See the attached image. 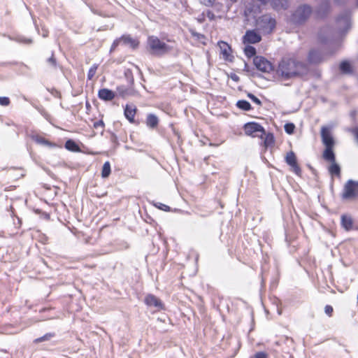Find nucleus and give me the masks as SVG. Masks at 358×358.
Here are the masks:
<instances>
[{
    "label": "nucleus",
    "instance_id": "obj_5",
    "mask_svg": "<svg viewBox=\"0 0 358 358\" xmlns=\"http://www.w3.org/2000/svg\"><path fill=\"white\" fill-rule=\"evenodd\" d=\"M358 195V180H349L345 184L342 193L343 199H351Z\"/></svg>",
    "mask_w": 358,
    "mask_h": 358
},
{
    "label": "nucleus",
    "instance_id": "obj_1",
    "mask_svg": "<svg viewBox=\"0 0 358 358\" xmlns=\"http://www.w3.org/2000/svg\"><path fill=\"white\" fill-rule=\"evenodd\" d=\"M305 71V67L301 62L291 59H283L278 65V73L284 79L292 78Z\"/></svg>",
    "mask_w": 358,
    "mask_h": 358
},
{
    "label": "nucleus",
    "instance_id": "obj_31",
    "mask_svg": "<svg viewBox=\"0 0 358 358\" xmlns=\"http://www.w3.org/2000/svg\"><path fill=\"white\" fill-rule=\"evenodd\" d=\"M10 103V99L7 96H0V105L2 106H7Z\"/></svg>",
    "mask_w": 358,
    "mask_h": 358
},
{
    "label": "nucleus",
    "instance_id": "obj_25",
    "mask_svg": "<svg viewBox=\"0 0 358 358\" xmlns=\"http://www.w3.org/2000/svg\"><path fill=\"white\" fill-rule=\"evenodd\" d=\"M340 69L341 71L345 73L351 72V65L348 62L344 61L340 64Z\"/></svg>",
    "mask_w": 358,
    "mask_h": 358
},
{
    "label": "nucleus",
    "instance_id": "obj_29",
    "mask_svg": "<svg viewBox=\"0 0 358 358\" xmlns=\"http://www.w3.org/2000/svg\"><path fill=\"white\" fill-rule=\"evenodd\" d=\"M284 128H285V131L288 134H293V132L294 131L295 126L292 123H287V124H285Z\"/></svg>",
    "mask_w": 358,
    "mask_h": 358
},
{
    "label": "nucleus",
    "instance_id": "obj_18",
    "mask_svg": "<svg viewBox=\"0 0 358 358\" xmlns=\"http://www.w3.org/2000/svg\"><path fill=\"white\" fill-rule=\"evenodd\" d=\"M218 46L220 49V53L222 55L223 58L224 59H227L228 57L230 55L231 52L229 45L224 41H220L218 43Z\"/></svg>",
    "mask_w": 358,
    "mask_h": 358
},
{
    "label": "nucleus",
    "instance_id": "obj_2",
    "mask_svg": "<svg viewBox=\"0 0 358 358\" xmlns=\"http://www.w3.org/2000/svg\"><path fill=\"white\" fill-rule=\"evenodd\" d=\"M332 127L330 126H323L321 128L322 141L325 146L323 152V158L330 162L335 161V155L333 151L335 142L331 134Z\"/></svg>",
    "mask_w": 358,
    "mask_h": 358
},
{
    "label": "nucleus",
    "instance_id": "obj_34",
    "mask_svg": "<svg viewBox=\"0 0 358 358\" xmlns=\"http://www.w3.org/2000/svg\"><path fill=\"white\" fill-rule=\"evenodd\" d=\"M324 311L327 315L329 316L331 315V313L333 312V308L331 306H326L324 308Z\"/></svg>",
    "mask_w": 358,
    "mask_h": 358
},
{
    "label": "nucleus",
    "instance_id": "obj_15",
    "mask_svg": "<svg viewBox=\"0 0 358 358\" xmlns=\"http://www.w3.org/2000/svg\"><path fill=\"white\" fill-rule=\"evenodd\" d=\"M116 91L117 94L122 98H127L134 94V90L131 87L124 85L118 86Z\"/></svg>",
    "mask_w": 358,
    "mask_h": 358
},
{
    "label": "nucleus",
    "instance_id": "obj_39",
    "mask_svg": "<svg viewBox=\"0 0 358 358\" xmlns=\"http://www.w3.org/2000/svg\"><path fill=\"white\" fill-rule=\"evenodd\" d=\"M351 131L355 135L357 141H358V127H355L352 129Z\"/></svg>",
    "mask_w": 358,
    "mask_h": 358
},
{
    "label": "nucleus",
    "instance_id": "obj_16",
    "mask_svg": "<svg viewBox=\"0 0 358 358\" xmlns=\"http://www.w3.org/2000/svg\"><path fill=\"white\" fill-rule=\"evenodd\" d=\"M337 23L341 29L343 27L345 31H347L350 27V21L348 14L345 13L343 16L339 17Z\"/></svg>",
    "mask_w": 358,
    "mask_h": 358
},
{
    "label": "nucleus",
    "instance_id": "obj_24",
    "mask_svg": "<svg viewBox=\"0 0 358 358\" xmlns=\"http://www.w3.org/2000/svg\"><path fill=\"white\" fill-rule=\"evenodd\" d=\"M236 106L239 108L244 110H249L251 108L250 103L248 101H245V100L238 101L236 103Z\"/></svg>",
    "mask_w": 358,
    "mask_h": 358
},
{
    "label": "nucleus",
    "instance_id": "obj_13",
    "mask_svg": "<svg viewBox=\"0 0 358 358\" xmlns=\"http://www.w3.org/2000/svg\"><path fill=\"white\" fill-rule=\"evenodd\" d=\"M136 113V108L133 104H127L124 108V115L126 118L130 122H134V117Z\"/></svg>",
    "mask_w": 358,
    "mask_h": 358
},
{
    "label": "nucleus",
    "instance_id": "obj_8",
    "mask_svg": "<svg viewBox=\"0 0 358 358\" xmlns=\"http://www.w3.org/2000/svg\"><path fill=\"white\" fill-rule=\"evenodd\" d=\"M254 64L262 72L268 73L273 69L272 64L263 57H255L254 58Z\"/></svg>",
    "mask_w": 358,
    "mask_h": 358
},
{
    "label": "nucleus",
    "instance_id": "obj_19",
    "mask_svg": "<svg viewBox=\"0 0 358 358\" xmlns=\"http://www.w3.org/2000/svg\"><path fill=\"white\" fill-rule=\"evenodd\" d=\"M159 122L158 117L153 115V114H149L147 116L146 118V124L148 127L154 129L155 128Z\"/></svg>",
    "mask_w": 358,
    "mask_h": 358
},
{
    "label": "nucleus",
    "instance_id": "obj_4",
    "mask_svg": "<svg viewBox=\"0 0 358 358\" xmlns=\"http://www.w3.org/2000/svg\"><path fill=\"white\" fill-rule=\"evenodd\" d=\"M275 19L268 15H265L257 20V28L264 34H270L275 27Z\"/></svg>",
    "mask_w": 358,
    "mask_h": 358
},
{
    "label": "nucleus",
    "instance_id": "obj_35",
    "mask_svg": "<svg viewBox=\"0 0 358 358\" xmlns=\"http://www.w3.org/2000/svg\"><path fill=\"white\" fill-rule=\"evenodd\" d=\"M48 63L52 67L56 66V61L53 55L48 59Z\"/></svg>",
    "mask_w": 358,
    "mask_h": 358
},
{
    "label": "nucleus",
    "instance_id": "obj_23",
    "mask_svg": "<svg viewBox=\"0 0 358 358\" xmlns=\"http://www.w3.org/2000/svg\"><path fill=\"white\" fill-rule=\"evenodd\" d=\"M65 148L71 151H78L79 148L78 145L72 140H68L65 143Z\"/></svg>",
    "mask_w": 358,
    "mask_h": 358
},
{
    "label": "nucleus",
    "instance_id": "obj_14",
    "mask_svg": "<svg viewBox=\"0 0 358 358\" xmlns=\"http://www.w3.org/2000/svg\"><path fill=\"white\" fill-rule=\"evenodd\" d=\"M98 96L102 100L111 101L115 98V93L110 90L103 88L99 91Z\"/></svg>",
    "mask_w": 358,
    "mask_h": 358
},
{
    "label": "nucleus",
    "instance_id": "obj_3",
    "mask_svg": "<svg viewBox=\"0 0 358 358\" xmlns=\"http://www.w3.org/2000/svg\"><path fill=\"white\" fill-rule=\"evenodd\" d=\"M147 45L148 52L157 56L166 54L174 48V45H168L154 36L148 38Z\"/></svg>",
    "mask_w": 358,
    "mask_h": 358
},
{
    "label": "nucleus",
    "instance_id": "obj_12",
    "mask_svg": "<svg viewBox=\"0 0 358 358\" xmlns=\"http://www.w3.org/2000/svg\"><path fill=\"white\" fill-rule=\"evenodd\" d=\"M145 302L148 306L155 307L158 310L163 308L161 301L154 295H148L145 299Z\"/></svg>",
    "mask_w": 358,
    "mask_h": 358
},
{
    "label": "nucleus",
    "instance_id": "obj_27",
    "mask_svg": "<svg viewBox=\"0 0 358 358\" xmlns=\"http://www.w3.org/2000/svg\"><path fill=\"white\" fill-rule=\"evenodd\" d=\"M245 55L248 57H251L252 56H254L256 53V50L254 47L251 46V45H247L245 48Z\"/></svg>",
    "mask_w": 358,
    "mask_h": 358
},
{
    "label": "nucleus",
    "instance_id": "obj_26",
    "mask_svg": "<svg viewBox=\"0 0 358 358\" xmlns=\"http://www.w3.org/2000/svg\"><path fill=\"white\" fill-rule=\"evenodd\" d=\"M36 141L38 143L41 144V145H44L50 146V147H56V145L55 143H52L42 137L37 136L36 138Z\"/></svg>",
    "mask_w": 358,
    "mask_h": 358
},
{
    "label": "nucleus",
    "instance_id": "obj_42",
    "mask_svg": "<svg viewBox=\"0 0 358 358\" xmlns=\"http://www.w3.org/2000/svg\"><path fill=\"white\" fill-rule=\"evenodd\" d=\"M21 330H22V328H21L20 327H19L17 328V331H21Z\"/></svg>",
    "mask_w": 358,
    "mask_h": 358
},
{
    "label": "nucleus",
    "instance_id": "obj_38",
    "mask_svg": "<svg viewBox=\"0 0 358 358\" xmlns=\"http://www.w3.org/2000/svg\"><path fill=\"white\" fill-rule=\"evenodd\" d=\"M158 208L164 211H168V210H169V208H170L169 206H168L165 204H163V203H159V206H158Z\"/></svg>",
    "mask_w": 358,
    "mask_h": 358
},
{
    "label": "nucleus",
    "instance_id": "obj_37",
    "mask_svg": "<svg viewBox=\"0 0 358 358\" xmlns=\"http://www.w3.org/2000/svg\"><path fill=\"white\" fill-rule=\"evenodd\" d=\"M259 1H261L264 4L270 3L271 6L275 9V6L273 3L274 0H259Z\"/></svg>",
    "mask_w": 358,
    "mask_h": 358
},
{
    "label": "nucleus",
    "instance_id": "obj_20",
    "mask_svg": "<svg viewBox=\"0 0 358 358\" xmlns=\"http://www.w3.org/2000/svg\"><path fill=\"white\" fill-rule=\"evenodd\" d=\"M331 165L329 166V171L331 176H340L341 168L336 162H331Z\"/></svg>",
    "mask_w": 358,
    "mask_h": 358
},
{
    "label": "nucleus",
    "instance_id": "obj_30",
    "mask_svg": "<svg viewBox=\"0 0 358 358\" xmlns=\"http://www.w3.org/2000/svg\"><path fill=\"white\" fill-rule=\"evenodd\" d=\"M96 70H97V66L94 64L89 70V72H88V75H87V77H88V79L89 80H92L93 78V77L94 76V75L96 74Z\"/></svg>",
    "mask_w": 358,
    "mask_h": 358
},
{
    "label": "nucleus",
    "instance_id": "obj_22",
    "mask_svg": "<svg viewBox=\"0 0 358 358\" xmlns=\"http://www.w3.org/2000/svg\"><path fill=\"white\" fill-rule=\"evenodd\" d=\"M110 172H111V169H110V162H106L103 164V166L102 170H101L102 178H108L110 176Z\"/></svg>",
    "mask_w": 358,
    "mask_h": 358
},
{
    "label": "nucleus",
    "instance_id": "obj_40",
    "mask_svg": "<svg viewBox=\"0 0 358 358\" xmlns=\"http://www.w3.org/2000/svg\"><path fill=\"white\" fill-rule=\"evenodd\" d=\"M336 2L339 3H343L345 1V0H336Z\"/></svg>",
    "mask_w": 358,
    "mask_h": 358
},
{
    "label": "nucleus",
    "instance_id": "obj_9",
    "mask_svg": "<svg viewBox=\"0 0 358 358\" xmlns=\"http://www.w3.org/2000/svg\"><path fill=\"white\" fill-rule=\"evenodd\" d=\"M285 162L291 166L292 171L296 175L300 176L301 170L298 165L295 154L291 151L288 152L285 157Z\"/></svg>",
    "mask_w": 358,
    "mask_h": 358
},
{
    "label": "nucleus",
    "instance_id": "obj_32",
    "mask_svg": "<svg viewBox=\"0 0 358 358\" xmlns=\"http://www.w3.org/2000/svg\"><path fill=\"white\" fill-rule=\"evenodd\" d=\"M248 97L253 101L255 102L256 104L257 105H261V101L257 98L256 97L255 95L252 94H248Z\"/></svg>",
    "mask_w": 358,
    "mask_h": 358
},
{
    "label": "nucleus",
    "instance_id": "obj_17",
    "mask_svg": "<svg viewBox=\"0 0 358 358\" xmlns=\"http://www.w3.org/2000/svg\"><path fill=\"white\" fill-rule=\"evenodd\" d=\"M341 225L346 231L352 229L353 219L350 215H343L341 216Z\"/></svg>",
    "mask_w": 358,
    "mask_h": 358
},
{
    "label": "nucleus",
    "instance_id": "obj_21",
    "mask_svg": "<svg viewBox=\"0 0 358 358\" xmlns=\"http://www.w3.org/2000/svg\"><path fill=\"white\" fill-rule=\"evenodd\" d=\"M289 3L290 0H274L273 1L276 10L287 8Z\"/></svg>",
    "mask_w": 358,
    "mask_h": 358
},
{
    "label": "nucleus",
    "instance_id": "obj_43",
    "mask_svg": "<svg viewBox=\"0 0 358 358\" xmlns=\"http://www.w3.org/2000/svg\"><path fill=\"white\" fill-rule=\"evenodd\" d=\"M357 6H358V0H357Z\"/></svg>",
    "mask_w": 358,
    "mask_h": 358
},
{
    "label": "nucleus",
    "instance_id": "obj_28",
    "mask_svg": "<svg viewBox=\"0 0 358 358\" xmlns=\"http://www.w3.org/2000/svg\"><path fill=\"white\" fill-rule=\"evenodd\" d=\"M317 52L315 51H311L309 54V60L313 63H317L320 62V59L317 58Z\"/></svg>",
    "mask_w": 358,
    "mask_h": 358
},
{
    "label": "nucleus",
    "instance_id": "obj_41",
    "mask_svg": "<svg viewBox=\"0 0 358 358\" xmlns=\"http://www.w3.org/2000/svg\"><path fill=\"white\" fill-rule=\"evenodd\" d=\"M251 11L249 10V8H247L245 10V14L248 15V13H250Z\"/></svg>",
    "mask_w": 358,
    "mask_h": 358
},
{
    "label": "nucleus",
    "instance_id": "obj_10",
    "mask_svg": "<svg viewBox=\"0 0 358 358\" xmlns=\"http://www.w3.org/2000/svg\"><path fill=\"white\" fill-rule=\"evenodd\" d=\"M121 43L132 48H136L138 45V42L136 40L132 38L130 36H123L120 38L114 41L113 48H115Z\"/></svg>",
    "mask_w": 358,
    "mask_h": 358
},
{
    "label": "nucleus",
    "instance_id": "obj_11",
    "mask_svg": "<svg viewBox=\"0 0 358 358\" xmlns=\"http://www.w3.org/2000/svg\"><path fill=\"white\" fill-rule=\"evenodd\" d=\"M244 43H256L261 41V36L254 30L247 31L244 37Z\"/></svg>",
    "mask_w": 358,
    "mask_h": 358
},
{
    "label": "nucleus",
    "instance_id": "obj_6",
    "mask_svg": "<svg viewBox=\"0 0 358 358\" xmlns=\"http://www.w3.org/2000/svg\"><path fill=\"white\" fill-rule=\"evenodd\" d=\"M311 12L312 10L309 6H300L293 13L292 20L296 23H301L309 17Z\"/></svg>",
    "mask_w": 358,
    "mask_h": 358
},
{
    "label": "nucleus",
    "instance_id": "obj_36",
    "mask_svg": "<svg viewBox=\"0 0 358 358\" xmlns=\"http://www.w3.org/2000/svg\"><path fill=\"white\" fill-rule=\"evenodd\" d=\"M255 358H267V355L264 352H259L255 354Z\"/></svg>",
    "mask_w": 358,
    "mask_h": 358
},
{
    "label": "nucleus",
    "instance_id": "obj_7",
    "mask_svg": "<svg viewBox=\"0 0 358 358\" xmlns=\"http://www.w3.org/2000/svg\"><path fill=\"white\" fill-rule=\"evenodd\" d=\"M245 134L252 136L254 137H261L265 134L264 128L259 124L255 122H248L244 126Z\"/></svg>",
    "mask_w": 358,
    "mask_h": 358
},
{
    "label": "nucleus",
    "instance_id": "obj_33",
    "mask_svg": "<svg viewBox=\"0 0 358 358\" xmlns=\"http://www.w3.org/2000/svg\"><path fill=\"white\" fill-rule=\"evenodd\" d=\"M53 335L51 334H48L46 335H45L43 337H41L38 339H36V341L37 342H42L43 341H46V340H48L50 338H51Z\"/></svg>",
    "mask_w": 358,
    "mask_h": 358
}]
</instances>
